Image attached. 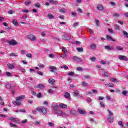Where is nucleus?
<instances>
[{
  "instance_id": "obj_1",
  "label": "nucleus",
  "mask_w": 128,
  "mask_h": 128,
  "mask_svg": "<svg viewBox=\"0 0 128 128\" xmlns=\"http://www.w3.org/2000/svg\"><path fill=\"white\" fill-rule=\"evenodd\" d=\"M26 98V96L24 95H22L19 96H17L16 98V101H12V104L14 106H20L22 100Z\"/></svg>"
},
{
  "instance_id": "obj_2",
  "label": "nucleus",
  "mask_w": 128,
  "mask_h": 128,
  "mask_svg": "<svg viewBox=\"0 0 128 128\" xmlns=\"http://www.w3.org/2000/svg\"><path fill=\"white\" fill-rule=\"evenodd\" d=\"M36 110L39 112L43 114H46L48 112V109L44 106L38 107L36 108Z\"/></svg>"
},
{
  "instance_id": "obj_3",
  "label": "nucleus",
  "mask_w": 128,
  "mask_h": 128,
  "mask_svg": "<svg viewBox=\"0 0 128 128\" xmlns=\"http://www.w3.org/2000/svg\"><path fill=\"white\" fill-rule=\"evenodd\" d=\"M62 38L63 40H70V36L66 32H64L63 36H62Z\"/></svg>"
},
{
  "instance_id": "obj_4",
  "label": "nucleus",
  "mask_w": 128,
  "mask_h": 128,
  "mask_svg": "<svg viewBox=\"0 0 128 128\" xmlns=\"http://www.w3.org/2000/svg\"><path fill=\"white\" fill-rule=\"evenodd\" d=\"M27 38H28V40H32V42L36 40V36L32 34H29L27 36Z\"/></svg>"
},
{
  "instance_id": "obj_5",
  "label": "nucleus",
  "mask_w": 128,
  "mask_h": 128,
  "mask_svg": "<svg viewBox=\"0 0 128 128\" xmlns=\"http://www.w3.org/2000/svg\"><path fill=\"white\" fill-rule=\"evenodd\" d=\"M8 43L9 44H10V46H16L17 44H18V42L14 40H11L8 41Z\"/></svg>"
},
{
  "instance_id": "obj_6",
  "label": "nucleus",
  "mask_w": 128,
  "mask_h": 128,
  "mask_svg": "<svg viewBox=\"0 0 128 128\" xmlns=\"http://www.w3.org/2000/svg\"><path fill=\"white\" fill-rule=\"evenodd\" d=\"M78 112L80 114H86V112L82 108H78Z\"/></svg>"
},
{
  "instance_id": "obj_7",
  "label": "nucleus",
  "mask_w": 128,
  "mask_h": 128,
  "mask_svg": "<svg viewBox=\"0 0 128 128\" xmlns=\"http://www.w3.org/2000/svg\"><path fill=\"white\" fill-rule=\"evenodd\" d=\"M118 58L119 60H128V58L126 56H122V55H119L118 56Z\"/></svg>"
},
{
  "instance_id": "obj_8",
  "label": "nucleus",
  "mask_w": 128,
  "mask_h": 128,
  "mask_svg": "<svg viewBox=\"0 0 128 128\" xmlns=\"http://www.w3.org/2000/svg\"><path fill=\"white\" fill-rule=\"evenodd\" d=\"M10 120H11V122H14L18 123L20 120L18 118H13V117H10L9 118Z\"/></svg>"
},
{
  "instance_id": "obj_9",
  "label": "nucleus",
  "mask_w": 128,
  "mask_h": 128,
  "mask_svg": "<svg viewBox=\"0 0 128 128\" xmlns=\"http://www.w3.org/2000/svg\"><path fill=\"white\" fill-rule=\"evenodd\" d=\"M36 88H40V90H42L44 88V86L42 84H38V86H34Z\"/></svg>"
},
{
  "instance_id": "obj_10",
  "label": "nucleus",
  "mask_w": 128,
  "mask_h": 128,
  "mask_svg": "<svg viewBox=\"0 0 128 128\" xmlns=\"http://www.w3.org/2000/svg\"><path fill=\"white\" fill-rule=\"evenodd\" d=\"M114 46H104L105 50H114Z\"/></svg>"
},
{
  "instance_id": "obj_11",
  "label": "nucleus",
  "mask_w": 128,
  "mask_h": 128,
  "mask_svg": "<svg viewBox=\"0 0 128 128\" xmlns=\"http://www.w3.org/2000/svg\"><path fill=\"white\" fill-rule=\"evenodd\" d=\"M54 82H56L54 79L50 78L48 80V83L50 84L52 86H54Z\"/></svg>"
},
{
  "instance_id": "obj_12",
  "label": "nucleus",
  "mask_w": 128,
  "mask_h": 128,
  "mask_svg": "<svg viewBox=\"0 0 128 128\" xmlns=\"http://www.w3.org/2000/svg\"><path fill=\"white\" fill-rule=\"evenodd\" d=\"M59 106L61 108H68V106L64 104L60 103L59 104Z\"/></svg>"
},
{
  "instance_id": "obj_13",
  "label": "nucleus",
  "mask_w": 128,
  "mask_h": 128,
  "mask_svg": "<svg viewBox=\"0 0 128 128\" xmlns=\"http://www.w3.org/2000/svg\"><path fill=\"white\" fill-rule=\"evenodd\" d=\"M64 96L66 98H67V100H70V94L68 92H66L64 94Z\"/></svg>"
},
{
  "instance_id": "obj_14",
  "label": "nucleus",
  "mask_w": 128,
  "mask_h": 128,
  "mask_svg": "<svg viewBox=\"0 0 128 128\" xmlns=\"http://www.w3.org/2000/svg\"><path fill=\"white\" fill-rule=\"evenodd\" d=\"M96 9L98 10H104V6L102 4H98Z\"/></svg>"
},
{
  "instance_id": "obj_15",
  "label": "nucleus",
  "mask_w": 128,
  "mask_h": 128,
  "mask_svg": "<svg viewBox=\"0 0 128 128\" xmlns=\"http://www.w3.org/2000/svg\"><path fill=\"white\" fill-rule=\"evenodd\" d=\"M50 72H56V70H58V68H56V67L52 66H50Z\"/></svg>"
},
{
  "instance_id": "obj_16",
  "label": "nucleus",
  "mask_w": 128,
  "mask_h": 128,
  "mask_svg": "<svg viewBox=\"0 0 128 128\" xmlns=\"http://www.w3.org/2000/svg\"><path fill=\"white\" fill-rule=\"evenodd\" d=\"M108 121L109 122H114V118L112 117L110 115H108Z\"/></svg>"
},
{
  "instance_id": "obj_17",
  "label": "nucleus",
  "mask_w": 128,
  "mask_h": 128,
  "mask_svg": "<svg viewBox=\"0 0 128 128\" xmlns=\"http://www.w3.org/2000/svg\"><path fill=\"white\" fill-rule=\"evenodd\" d=\"M73 60L75 61V62H80V60H80V58L78 56H74L73 57Z\"/></svg>"
},
{
  "instance_id": "obj_18",
  "label": "nucleus",
  "mask_w": 128,
  "mask_h": 128,
  "mask_svg": "<svg viewBox=\"0 0 128 128\" xmlns=\"http://www.w3.org/2000/svg\"><path fill=\"white\" fill-rule=\"evenodd\" d=\"M90 48L92 49V50H96V45L94 44H91L90 45Z\"/></svg>"
},
{
  "instance_id": "obj_19",
  "label": "nucleus",
  "mask_w": 128,
  "mask_h": 128,
  "mask_svg": "<svg viewBox=\"0 0 128 128\" xmlns=\"http://www.w3.org/2000/svg\"><path fill=\"white\" fill-rule=\"evenodd\" d=\"M57 114H60V116H64V114H65L62 112V111L60 110H57Z\"/></svg>"
},
{
  "instance_id": "obj_20",
  "label": "nucleus",
  "mask_w": 128,
  "mask_h": 128,
  "mask_svg": "<svg viewBox=\"0 0 128 128\" xmlns=\"http://www.w3.org/2000/svg\"><path fill=\"white\" fill-rule=\"evenodd\" d=\"M106 38H107V40H112V42H116V40H114V39H113L112 38V36L107 35L106 36Z\"/></svg>"
},
{
  "instance_id": "obj_21",
  "label": "nucleus",
  "mask_w": 128,
  "mask_h": 128,
  "mask_svg": "<svg viewBox=\"0 0 128 128\" xmlns=\"http://www.w3.org/2000/svg\"><path fill=\"white\" fill-rule=\"evenodd\" d=\"M60 58H66V52H64V54H62L60 56Z\"/></svg>"
},
{
  "instance_id": "obj_22",
  "label": "nucleus",
  "mask_w": 128,
  "mask_h": 128,
  "mask_svg": "<svg viewBox=\"0 0 128 128\" xmlns=\"http://www.w3.org/2000/svg\"><path fill=\"white\" fill-rule=\"evenodd\" d=\"M76 50L79 52H84V48H76Z\"/></svg>"
},
{
  "instance_id": "obj_23",
  "label": "nucleus",
  "mask_w": 128,
  "mask_h": 128,
  "mask_svg": "<svg viewBox=\"0 0 128 128\" xmlns=\"http://www.w3.org/2000/svg\"><path fill=\"white\" fill-rule=\"evenodd\" d=\"M78 94H80V92L78 90H76L74 91V96H78Z\"/></svg>"
},
{
  "instance_id": "obj_24",
  "label": "nucleus",
  "mask_w": 128,
  "mask_h": 128,
  "mask_svg": "<svg viewBox=\"0 0 128 128\" xmlns=\"http://www.w3.org/2000/svg\"><path fill=\"white\" fill-rule=\"evenodd\" d=\"M8 70H14V64H8Z\"/></svg>"
},
{
  "instance_id": "obj_25",
  "label": "nucleus",
  "mask_w": 128,
  "mask_h": 128,
  "mask_svg": "<svg viewBox=\"0 0 128 128\" xmlns=\"http://www.w3.org/2000/svg\"><path fill=\"white\" fill-rule=\"evenodd\" d=\"M12 24L16 26H18V21L14 19L12 20Z\"/></svg>"
},
{
  "instance_id": "obj_26",
  "label": "nucleus",
  "mask_w": 128,
  "mask_h": 128,
  "mask_svg": "<svg viewBox=\"0 0 128 128\" xmlns=\"http://www.w3.org/2000/svg\"><path fill=\"white\" fill-rule=\"evenodd\" d=\"M53 108L55 110H58V104L55 103V104L54 106H53Z\"/></svg>"
},
{
  "instance_id": "obj_27",
  "label": "nucleus",
  "mask_w": 128,
  "mask_h": 128,
  "mask_svg": "<svg viewBox=\"0 0 128 128\" xmlns=\"http://www.w3.org/2000/svg\"><path fill=\"white\" fill-rule=\"evenodd\" d=\"M9 56H18V54L16 53H11Z\"/></svg>"
},
{
  "instance_id": "obj_28",
  "label": "nucleus",
  "mask_w": 128,
  "mask_h": 128,
  "mask_svg": "<svg viewBox=\"0 0 128 128\" xmlns=\"http://www.w3.org/2000/svg\"><path fill=\"white\" fill-rule=\"evenodd\" d=\"M114 27L116 28V30H120V26L118 25V24H115Z\"/></svg>"
},
{
  "instance_id": "obj_29",
  "label": "nucleus",
  "mask_w": 128,
  "mask_h": 128,
  "mask_svg": "<svg viewBox=\"0 0 128 128\" xmlns=\"http://www.w3.org/2000/svg\"><path fill=\"white\" fill-rule=\"evenodd\" d=\"M96 68H98L99 70H104V68H102L100 65H96Z\"/></svg>"
},
{
  "instance_id": "obj_30",
  "label": "nucleus",
  "mask_w": 128,
  "mask_h": 128,
  "mask_svg": "<svg viewBox=\"0 0 128 128\" xmlns=\"http://www.w3.org/2000/svg\"><path fill=\"white\" fill-rule=\"evenodd\" d=\"M102 76H108V73L106 72H103L102 73Z\"/></svg>"
},
{
  "instance_id": "obj_31",
  "label": "nucleus",
  "mask_w": 128,
  "mask_h": 128,
  "mask_svg": "<svg viewBox=\"0 0 128 128\" xmlns=\"http://www.w3.org/2000/svg\"><path fill=\"white\" fill-rule=\"evenodd\" d=\"M95 21H96V26H100V20L96 19Z\"/></svg>"
},
{
  "instance_id": "obj_32",
  "label": "nucleus",
  "mask_w": 128,
  "mask_h": 128,
  "mask_svg": "<svg viewBox=\"0 0 128 128\" xmlns=\"http://www.w3.org/2000/svg\"><path fill=\"white\" fill-rule=\"evenodd\" d=\"M100 64H110V62H106V61L102 60H101Z\"/></svg>"
},
{
  "instance_id": "obj_33",
  "label": "nucleus",
  "mask_w": 128,
  "mask_h": 128,
  "mask_svg": "<svg viewBox=\"0 0 128 128\" xmlns=\"http://www.w3.org/2000/svg\"><path fill=\"white\" fill-rule=\"evenodd\" d=\"M122 32H123V34H124V36H126V38H128V32H126V31L123 30Z\"/></svg>"
},
{
  "instance_id": "obj_34",
  "label": "nucleus",
  "mask_w": 128,
  "mask_h": 128,
  "mask_svg": "<svg viewBox=\"0 0 128 128\" xmlns=\"http://www.w3.org/2000/svg\"><path fill=\"white\" fill-rule=\"evenodd\" d=\"M48 17L49 18L52 20V18H54V15H52V14H48Z\"/></svg>"
},
{
  "instance_id": "obj_35",
  "label": "nucleus",
  "mask_w": 128,
  "mask_h": 128,
  "mask_svg": "<svg viewBox=\"0 0 128 128\" xmlns=\"http://www.w3.org/2000/svg\"><path fill=\"white\" fill-rule=\"evenodd\" d=\"M110 80H111V82H118V80H117V79L116 78H111L110 79Z\"/></svg>"
},
{
  "instance_id": "obj_36",
  "label": "nucleus",
  "mask_w": 128,
  "mask_h": 128,
  "mask_svg": "<svg viewBox=\"0 0 128 128\" xmlns=\"http://www.w3.org/2000/svg\"><path fill=\"white\" fill-rule=\"evenodd\" d=\"M116 50H124V48L120 46H117L116 47Z\"/></svg>"
},
{
  "instance_id": "obj_37",
  "label": "nucleus",
  "mask_w": 128,
  "mask_h": 128,
  "mask_svg": "<svg viewBox=\"0 0 128 128\" xmlns=\"http://www.w3.org/2000/svg\"><path fill=\"white\" fill-rule=\"evenodd\" d=\"M74 75V72H70L68 74V76H72Z\"/></svg>"
},
{
  "instance_id": "obj_38",
  "label": "nucleus",
  "mask_w": 128,
  "mask_h": 128,
  "mask_svg": "<svg viewBox=\"0 0 128 128\" xmlns=\"http://www.w3.org/2000/svg\"><path fill=\"white\" fill-rule=\"evenodd\" d=\"M26 56H27V58H32L31 54H26Z\"/></svg>"
},
{
  "instance_id": "obj_39",
  "label": "nucleus",
  "mask_w": 128,
  "mask_h": 128,
  "mask_svg": "<svg viewBox=\"0 0 128 128\" xmlns=\"http://www.w3.org/2000/svg\"><path fill=\"white\" fill-rule=\"evenodd\" d=\"M108 112L109 114V116H112L114 114V112H112V110H108Z\"/></svg>"
},
{
  "instance_id": "obj_40",
  "label": "nucleus",
  "mask_w": 128,
  "mask_h": 128,
  "mask_svg": "<svg viewBox=\"0 0 128 128\" xmlns=\"http://www.w3.org/2000/svg\"><path fill=\"white\" fill-rule=\"evenodd\" d=\"M10 126L11 128H16V125L12 122L10 124Z\"/></svg>"
},
{
  "instance_id": "obj_41",
  "label": "nucleus",
  "mask_w": 128,
  "mask_h": 128,
  "mask_svg": "<svg viewBox=\"0 0 128 128\" xmlns=\"http://www.w3.org/2000/svg\"><path fill=\"white\" fill-rule=\"evenodd\" d=\"M82 86H88V83L86 82H82Z\"/></svg>"
},
{
  "instance_id": "obj_42",
  "label": "nucleus",
  "mask_w": 128,
  "mask_h": 128,
  "mask_svg": "<svg viewBox=\"0 0 128 128\" xmlns=\"http://www.w3.org/2000/svg\"><path fill=\"white\" fill-rule=\"evenodd\" d=\"M71 14L73 16H74V18H76L78 16H76V12H72V13H71Z\"/></svg>"
},
{
  "instance_id": "obj_43",
  "label": "nucleus",
  "mask_w": 128,
  "mask_h": 128,
  "mask_svg": "<svg viewBox=\"0 0 128 128\" xmlns=\"http://www.w3.org/2000/svg\"><path fill=\"white\" fill-rule=\"evenodd\" d=\"M122 94L123 96H126V94H128V91L124 90L122 92Z\"/></svg>"
},
{
  "instance_id": "obj_44",
  "label": "nucleus",
  "mask_w": 128,
  "mask_h": 128,
  "mask_svg": "<svg viewBox=\"0 0 128 128\" xmlns=\"http://www.w3.org/2000/svg\"><path fill=\"white\" fill-rule=\"evenodd\" d=\"M6 74L7 76H12V73L10 72H6Z\"/></svg>"
},
{
  "instance_id": "obj_45",
  "label": "nucleus",
  "mask_w": 128,
  "mask_h": 128,
  "mask_svg": "<svg viewBox=\"0 0 128 128\" xmlns=\"http://www.w3.org/2000/svg\"><path fill=\"white\" fill-rule=\"evenodd\" d=\"M100 104L102 108H104V106H106V104H104V103L102 102H100Z\"/></svg>"
},
{
  "instance_id": "obj_46",
  "label": "nucleus",
  "mask_w": 128,
  "mask_h": 128,
  "mask_svg": "<svg viewBox=\"0 0 128 128\" xmlns=\"http://www.w3.org/2000/svg\"><path fill=\"white\" fill-rule=\"evenodd\" d=\"M78 26V22H76L74 24L72 25V26L73 28H76V26Z\"/></svg>"
},
{
  "instance_id": "obj_47",
  "label": "nucleus",
  "mask_w": 128,
  "mask_h": 128,
  "mask_svg": "<svg viewBox=\"0 0 128 128\" xmlns=\"http://www.w3.org/2000/svg\"><path fill=\"white\" fill-rule=\"evenodd\" d=\"M6 88H11L10 84V83L6 84Z\"/></svg>"
},
{
  "instance_id": "obj_48",
  "label": "nucleus",
  "mask_w": 128,
  "mask_h": 128,
  "mask_svg": "<svg viewBox=\"0 0 128 128\" xmlns=\"http://www.w3.org/2000/svg\"><path fill=\"white\" fill-rule=\"evenodd\" d=\"M35 6H36V8H40V4L39 3H36L34 4Z\"/></svg>"
},
{
  "instance_id": "obj_49",
  "label": "nucleus",
  "mask_w": 128,
  "mask_h": 128,
  "mask_svg": "<svg viewBox=\"0 0 128 128\" xmlns=\"http://www.w3.org/2000/svg\"><path fill=\"white\" fill-rule=\"evenodd\" d=\"M37 74L40 76H44V73L40 71H37Z\"/></svg>"
},
{
  "instance_id": "obj_50",
  "label": "nucleus",
  "mask_w": 128,
  "mask_h": 128,
  "mask_svg": "<svg viewBox=\"0 0 128 128\" xmlns=\"http://www.w3.org/2000/svg\"><path fill=\"white\" fill-rule=\"evenodd\" d=\"M60 12L64 13V12H66V9H65L64 8H62V9H60Z\"/></svg>"
},
{
  "instance_id": "obj_51",
  "label": "nucleus",
  "mask_w": 128,
  "mask_h": 128,
  "mask_svg": "<svg viewBox=\"0 0 128 128\" xmlns=\"http://www.w3.org/2000/svg\"><path fill=\"white\" fill-rule=\"evenodd\" d=\"M118 124L119 126H124V124H122V121H120L118 122Z\"/></svg>"
},
{
  "instance_id": "obj_52",
  "label": "nucleus",
  "mask_w": 128,
  "mask_h": 128,
  "mask_svg": "<svg viewBox=\"0 0 128 128\" xmlns=\"http://www.w3.org/2000/svg\"><path fill=\"white\" fill-rule=\"evenodd\" d=\"M48 125L49 126H54V124L52 122H48Z\"/></svg>"
},
{
  "instance_id": "obj_53",
  "label": "nucleus",
  "mask_w": 128,
  "mask_h": 128,
  "mask_svg": "<svg viewBox=\"0 0 128 128\" xmlns=\"http://www.w3.org/2000/svg\"><path fill=\"white\" fill-rule=\"evenodd\" d=\"M62 52H65V54H66V52H68V51H66V48H64V47L62 48Z\"/></svg>"
},
{
  "instance_id": "obj_54",
  "label": "nucleus",
  "mask_w": 128,
  "mask_h": 128,
  "mask_svg": "<svg viewBox=\"0 0 128 128\" xmlns=\"http://www.w3.org/2000/svg\"><path fill=\"white\" fill-rule=\"evenodd\" d=\"M108 86L109 88H114V84H108Z\"/></svg>"
},
{
  "instance_id": "obj_55",
  "label": "nucleus",
  "mask_w": 128,
  "mask_h": 128,
  "mask_svg": "<svg viewBox=\"0 0 128 128\" xmlns=\"http://www.w3.org/2000/svg\"><path fill=\"white\" fill-rule=\"evenodd\" d=\"M108 30L109 32H110V34H114V30H112V29L109 28H108Z\"/></svg>"
},
{
  "instance_id": "obj_56",
  "label": "nucleus",
  "mask_w": 128,
  "mask_h": 128,
  "mask_svg": "<svg viewBox=\"0 0 128 128\" xmlns=\"http://www.w3.org/2000/svg\"><path fill=\"white\" fill-rule=\"evenodd\" d=\"M32 4V2H30V1L28 2H25L26 6H29V4Z\"/></svg>"
},
{
  "instance_id": "obj_57",
  "label": "nucleus",
  "mask_w": 128,
  "mask_h": 128,
  "mask_svg": "<svg viewBox=\"0 0 128 128\" xmlns=\"http://www.w3.org/2000/svg\"><path fill=\"white\" fill-rule=\"evenodd\" d=\"M28 122V120L25 119V120H24L21 121V122H22V124H26V122Z\"/></svg>"
},
{
  "instance_id": "obj_58",
  "label": "nucleus",
  "mask_w": 128,
  "mask_h": 128,
  "mask_svg": "<svg viewBox=\"0 0 128 128\" xmlns=\"http://www.w3.org/2000/svg\"><path fill=\"white\" fill-rule=\"evenodd\" d=\"M14 12L12 10H10L8 12V14H14Z\"/></svg>"
},
{
  "instance_id": "obj_59",
  "label": "nucleus",
  "mask_w": 128,
  "mask_h": 128,
  "mask_svg": "<svg viewBox=\"0 0 128 128\" xmlns=\"http://www.w3.org/2000/svg\"><path fill=\"white\" fill-rule=\"evenodd\" d=\"M28 18V15L27 14H24V16H22V18L23 20H24V18Z\"/></svg>"
},
{
  "instance_id": "obj_60",
  "label": "nucleus",
  "mask_w": 128,
  "mask_h": 128,
  "mask_svg": "<svg viewBox=\"0 0 128 128\" xmlns=\"http://www.w3.org/2000/svg\"><path fill=\"white\" fill-rule=\"evenodd\" d=\"M48 94H54V91L52 89H50L48 91Z\"/></svg>"
},
{
  "instance_id": "obj_61",
  "label": "nucleus",
  "mask_w": 128,
  "mask_h": 128,
  "mask_svg": "<svg viewBox=\"0 0 128 128\" xmlns=\"http://www.w3.org/2000/svg\"><path fill=\"white\" fill-rule=\"evenodd\" d=\"M20 52H21L22 54H26V51L24 50H20Z\"/></svg>"
},
{
  "instance_id": "obj_62",
  "label": "nucleus",
  "mask_w": 128,
  "mask_h": 128,
  "mask_svg": "<svg viewBox=\"0 0 128 128\" xmlns=\"http://www.w3.org/2000/svg\"><path fill=\"white\" fill-rule=\"evenodd\" d=\"M92 92H94V94H98V90H92Z\"/></svg>"
},
{
  "instance_id": "obj_63",
  "label": "nucleus",
  "mask_w": 128,
  "mask_h": 128,
  "mask_svg": "<svg viewBox=\"0 0 128 128\" xmlns=\"http://www.w3.org/2000/svg\"><path fill=\"white\" fill-rule=\"evenodd\" d=\"M74 44H80V41H76Z\"/></svg>"
},
{
  "instance_id": "obj_64",
  "label": "nucleus",
  "mask_w": 128,
  "mask_h": 128,
  "mask_svg": "<svg viewBox=\"0 0 128 128\" xmlns=\"http://www.w3.org/2000/svg\"><path fill=\"white\" fill-rule=\"evenodd\" d=\"M77 70H82V68L80 67H78L76 68Z\"/></svg>"
}]
</instances>
